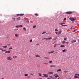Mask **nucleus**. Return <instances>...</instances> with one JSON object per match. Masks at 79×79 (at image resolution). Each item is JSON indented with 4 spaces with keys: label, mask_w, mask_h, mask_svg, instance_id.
<instances>
[{
    "label": "nucleus",
    "mask_w": 79,
    "mask_h": 79,
    "mask_svg": "<svg viewBox=\"0 0 79 79\" xmlns=\"http://www.w3.org/2000/svg\"><path fill=\"white\" fill-rule=\"evenodd\" d=\"M69 19L71 21H75L76 20V18H70Z\"/></svg>",
    "instance_id": "nucleus-1"
},
{
    "label": "nucleus",
    "mask_w": 79,
    "mask_h": 79,
    "mask_svg": "<svg viewBox=\"0 0 79 79\" xmlns=\"http://www.w3.org/2000/svg\"><path fill=\"white\" fill-rule=\"evenodd\" d=\"M7 60L10 61L11 60H12L13 58H11V56H9L7 57L6 58Z\"/></svg>",
    "instance_id": "nucleus-2"
},
{
    "label": "nucleus",
    "mask_w": 79,
    "mask_h": 79,
    "mask_svg": "<svg viewBox=\"0 0 79 79\" xmlns=\"http://www.w3.org/2000/svg\"><path fill=\"white\" fill-rule=\"evenodd\" d=\"M61 32H62V31L60 30L59 32H55V34H57V35H60L61 34Z\"/></svg>",
    "instance_id": "nucleus-3"
},
{
    "label": "nucleus",
    "mask_w": 79,
    "mask_h": 79,
    "mask_svg": "<svg viewBox=\"0 0 79 79\" xmlns=\"http://www.w3.org/2000/svg\"><path fill=\"white\" fill-rule=\"evenodd\" d=\"M65 13H66V14H68V15H69V14H72L73 13V12L71 11H68L66 12Z\"/></svg>",
    "instance_id": "nucleus-4"
},
{
    "label": "nucleus",
    "mask_w": 79,
    "mask_h": 79,
    "mask_svg": "<svg viewBox=\"0 0 79 79\" xmlns=\"http://www.w3.org/2000/svg\"><path fill=\"white\" fill-rule=\"evenodd\" d=\"M43 75H44L43 77H48V75L45 74H43Z\"/></svg>",
    "instance_id": "nucleus-5"
},
{
    "label": "nucleus",
    "mask_w": 79,
    "mask_h": 79,
    "mask_svg": "<svg viewBox=\"0 0 79 79\" xmlns=\"http://www.w3.org/2000/svg\"><path fill=\"white\" fill-rule=\"evenodd\" d=\"M10 52H11V51H6L5 52V53H10Z\"/></svg>",
    "instance_id": "nucleus-6"
},
{
    "label": "nucleus",
    "mask_w": 79,
    "mask_h": 79,
    "mask_svg": "<svg viewBox=\"0 0 79 79\" xmlns=\"http://www.w3.org/2000/svg\"><path fill=\"white\" fill-rule=\"evenodd\" d=\"M17 21H19V20H21V18L19 17L16 19Z\"/></svg>",
    "instance_id": "nucleus-7"
},
{
    "label": "nucleus",
    "mask_w": 79,
    "mask_h": 79,
    "mask_svg": "<svg viewBox=\"0 0 79 79\" xmlns=\"http://www.w3.org/2000/svg\"><path fill=\"white\" fill-rule=\"evenodd\" d=\"M76 42V40H72V41H71L72 43H75V42Z\"/></svg>",
    "instance_id": "nucleus-8"
},
{
    "label": "nucleus",
    "mask_w": 79,
    "mask_h": 79,
    "mask_svg": "<svg viewBox=\"0 0 79 79\" xmlns=\"http://www.w3.org/2000/svg\"><path fill=\"white\" fill-rule=\"evenodd\" d=\"M67 52V50L66 49L62 50V52H63V53H64V52Z\"/></svg>",
    "instance_id": "nucleus-9"
},
{
    "label": "nucleus",
    "mask_w": 79,
    "mask_h": 79,
    "mask_svg": "<svg viewBox=\"0 0 79 79\" xmlns=\"http://www.w3.org/2000/svg\"><path fill=\"white\" fill-rule=\"evenodd\" d=\"M48 74H53V72H50L48 73Z\"/></svg>",
    "instance_id": "nucleus-10"
},
{
    "label": "nucleus",
    "mask_w": 79,
    "mask_h": 79,
    "mask_svg": "<svg viewBox=\"0 0 79 79\" xmlns=\"http://www.w3.org/2000/svg\"><path fill=\"white\" fill-rule=\"evenodd\" d=\"M35 56L36 57H38V58H40V56L39 55H35Z\"/></svg>",
    "instance_id": "nucleus-11"
},
{
    "label": "nucleus",
    "mask_w": 79,
    "mask_h": 79,
    "mask_svg": "<svg viewBox=\"0 0 79 79\" xmlns=\"http://www.w3.org/2000/svg\"><path fill=\"white\" fill-rule=\"evenodd\" d=\"M15 36L16 37H18V36H19V35H18L17 34H16L15 35Z\"/></svg>",
    "instance_id": "nucleus-12"
},
{
    "label": "nucleus",
    "mask_w": 79,
    "mask_h": 79,
    "mask_svg": "<svg viewBox=\"0 0 79 79\" xmlns=\"http://www.w3.org/2000/svg\"><path fill=\"white\" fill-rule=\"evenodd\" d=\"M20 16H24V14H20Z\"/></svg>",
    "instance_id": "nucleus-13"
},
{
    "label": "nucleus",
    "mask_w": 79,
    "mask_h": 79,
    "mask_svg": "<svg viewBox=\"0 0 79 79\" xmlns=\"http://www.w3.org/2000/svg\"><path fill=\"white\" fill-rule=\"evenodd\" d=\"M13 58H18V57H17V56H13Z\"/></svg>",
    "instance_id": "nucleus-14"
},
{
    "label": "nucleus",
    "mask_w": 79,
    "mask_h": 79,
    "mask_svg": "<svg viewBox=\"0 0 79 79\" xmlns=\"http://www.w3.org/2000/svg\"><path fill=\"white\" fill-rule=\"evenodd\" d=\"M52 39V37H50V38H47V40H50V39Z\"/></svg>",
    "instance_id": "nucleus-15"
},
{
    "label": "nucleus",
    "mask_w": 79,
    "mask_h": 79,
    "mask_svg": "<svg viewBox=\"0 0 79 79\" xmlns=\"http://www.w3.org/2000/svg\"><path fill=\"white\" fill-rule=\"evenodd\" d=\"M19 27H23V26L22 25H19Z\"/></svg>",
    "instance_id": "nucleus-16"
},
{
    "label": "nucleus",
    "mask_w": 79,
    "mask_h": 79,
    "mask_svg": "<svg viewBox=\"0 0 79 79\" xmlns=\"http://www.w3.org/2000/svg\"><path fill=\"white\" fill-rule=\"evenodd\" d=\"M26 21L27 23H29V20L28 19H26Z\"/></svg>",
    "instance_id": "nucleus-17"
},
{
    "label": "nucleus",
    "mask_w": 79,
    "mask_h": 79,
    "mask_svg": "<svg viewBox=\"0 0 79 79\" xmlns=\"http://www.w3.org/2000/svg\"><path fill=\"white\" fill-rule=\"evenodd\" d=\"M59 77V75H56L54 77H56V78H57V77Z\"/></svg>",
    "instance_id": "nucleus-18"
},
{
    "label": "nucleus",
    "mask_w": 79,
    "mask_h": 79,
    "mask_svg": "<svg viewBox=\"0 0 79 79\" xmlns=\"http://www.w3.org/2000/svg\"><path fill=\"white\" fill-rule=\"evenodd\" d=\"M2 48H6L7 47V46H4L2 47Z\"/></svg>",
    "instance_id": "nucleus-19"
},
{
    "label": "nucleus",
    "mask_w": 79,
    "mask_h": 79,
    "mask_svg": "<svg viewBox=\"0 0 79 79\" xmlns=\"http://www.w3.org/2000/svg\"><path fill=\"white\" fill-rule=\"evenodd\" d=\"M58 45V44H55L54 45V48H55V47H56V45Z\"/></svg>",
    "instance_id": "nucleus-20"
},
{
    "label": "nucleus",
    "mask_w": 79,
    "mask_h": 79,
    "mask_svg": "<svg viewBox=\"0 0 79 79\" xmlns=\"http://www.w3.org/2000/svg\"><path fill=\"white\" fill-rule=\"evenodd\" d=\"M23 31H26V28H25V27L23 28Z\"/></svg>",
    "instance_id": "nucleus-21"
},
{
    "label": "nucleus",
    "mask_w": 79,
    "mask_h": 79,
    "mask_svg": "<svg viewBox=\"0 0 79 79\" xmlns=\"http://www.w3.org/2000/svg\"><path fill=\"white\" fill-rule=\"evenodd\" d=\"M64 47H65V46H64V45H62L60 46V47H61V48Z\"/></svg>",
    "instance_id": "nucleus-22"
},
{
    "label": "nucleus",
    "mask_w": 79,
    "mask_h": 79,
    "mask_svg": "<svg viewBox=\"0 0 79 79\" xmlns=\"http://www.w3.org/2000/svg\"><path fill=\"white\" fill-rule=\"evenodd\" d=\"M61 71V69H59L58 70H57V72H58L59 71Z\"/></svg>",
    "instance_id": "nucleus-23"
},
{
    "label": "nucleus",
    "mask_w": 79,
    "mask_h": 79,
    "mask_svg": "<svg viewBox=\"0 0 79 79\" xmlns=\"http://www.w3.org/2000/svg\"><path fill=\"white\" fill-rule=\"evenodd\" d=\"M65 24V23H60V25H63V24Z\"/></svg>",
    "instance_id": "nucleus-24"
},
{
    "label": "nucleus",
    "mask_w": 79,
    "mask_h": 79,
    "mask_svg": "<svg viewBox=\"0 0 79 79\" xmlns=\"http://www.w3.org/2000/svg\"><path fill=\"white\" fill-rule=\"evenodd\" d=\"M57 31H58V29L57 28H56L55 30V32H57Z\"/></svg>",
    "instance_id": "nucleus-25"
},
{
    "label": "nucleus",
    "mask_w": 79,
    "mask_h": 79,
    "mask_svg": "<svg viewBox=\"0 0 79 79\" xmlns=\"http://www.w3.org/2000/svg\"><path fill=\"white\" fill-rule=\"evenodd\" d=\"M15 27H17V28H18L19 27V25H17V26H15Z\"/></svg>",
    "instance_id": "nucleus-26"
},
{
    "label": "nucleus",
    "mask_w": 79,
    "mask_h": 79,
    "mask_svg": "<svg viewBox=\"0 0 79 79\" xmlns=\"http://www.w3.org/2000/svg\"><path fill=\"white\" fill-rule=\"evenodd\" d=\"M13 19L14 21H16V20H15V18H12Z\"/></svg>",
    "instance_id": "nucleus-27"
},
{
    "label": "nucleus",
    "mask_w": 79,
    "mask_h": 79,
    "mask_svg": "<svg viewBox=\"0 0 79 79\" xmlns=\"http://www.w3.org/2000/svg\"><path fill=\"white\" fill-rule=\"evenodd\" d=\"M77 31V29H75L74 31H73V32H76Z\"/></svg>",
    "instance_id": "nucleus-28"
},
{
    "label": "nucleus",
    "mask_w": 79,
    "mask_h": 79,
    "mask_svg": "<svg viewBox=\"0 0 79 79\" xmlns=\"http://www.w3.org/2000/svg\"><path fill=\"white\" fill-rule=\"evenodd\" d=\"M6 49H4L3 50H2V52H6Z\"/></svg>",
    "instance_id": "nucleus-29"
},
{
    "label": "nucleus",
    "mask_w": 79,
    "mask_h": 79,
    "mask_svg": "<svg viewBox=\"0 0 79 79\" xmlns=\"http://www.w3.org/2000/svg\"><path fill=\"white\" fill-rule=\"evenodd\" d=\"M37 27V26H36V25H35L34 26H33V28H35V27Z\"/></svg>",
    "instance_id": "nucleus-30"
},
{
    "label": "nucleus",
    "mask_w": 79,
    "mask_h": 79,
    "mask_svg": "<svg viewBox=\"0 0 79 79\" xmlns=\"http://www.w3.org/2000/svg\"><path fill=\"white\" fill-rule=\"evenodd\" d=\"M44 58H45V59H49V58L47 57H44Z\"/></svg>",
    "instance_id": "nucleus-31"
},
{
    "label": "nucleus",
    "mask_w": 79,
    "mask_h": 79,
    "mask_svg": "<svg viewBox=\"0 0 79 79\" xmlns=\"http://www.w3.org/2000/svg\"><path fill=\"white\" fill-rule=\"evenodd\" d=\"M24 75L25 76H28V74H25Z\"/></svg>",
    "instance_id": "nucleus-32"
},
{
    "label": "nucleus",
    "mask_w": 79,
    "mask_h": 79,
    "mask_svg": "<svg viewBox=\"0 0 79 79\" xmlns=\"http://www.w3.org/2000/svg\"><path fill=\"white\" fill-rule=\"evenodd\" d=\"M47 38H44V39H42V40H44V39H46V40H48Z\"/></svg>",
    "instance_id": "nucleus-33"
},
{
    "label": "nucleus",
    "mask_w": 79,
    "mask_h": 79,
    "mask_svg": "<svg viewBox=\"0 0 79 79\" xmlns=\"http://www.w3.org/2000/svg\"><path fill=\"white\" fill-rule=\"evenodd\" d=\"M64 73H68V71H64Z\"/></svg>",
    "instance_id": "nucleus-34"
},
{
    "label": "nucleus",
    "mask_w": 79,
    "mask_h": 79,
    "mask_svg": "<svg viewBox=\"0 0 79 79\" xmlns=\"http://www.w3.org/2000/svg\"><path fill=\"white\" fill-rule=\"evenodd\" d=\"M29 42H32V40H30L29 41Z\"/></svg>",
    "instance_id": "nucleus-35"
},
{
    "label": "nucleus",
    "mask_w": 79,
    "mask_h": 79,
    "mask_svg": "<svg viewBox=\"0 0 79 79\" xmlns=\"http://www.w3.org/2000/svg\"><path fill=\"white\" fill-rule=\"evenodd\" d=\"M46 33V31H44L42 33V34H45Z\"/></svg>",
    "instance_id": "nucleus-36"
},
{
    "label": "nucleus",
    "mask_w": 79,
    "mask_h": 79,
    "mask_svg": "<svg viewBox=\"0 0 79 79\" xmlns=\"http://www.w3.org/2000/svg\"><path fill=\"white\" fill-rule=\"evenodd\" d=\"M62 43L63 44H66V42L64 41H63L62 42Z\"/></svg>",
    "instance_id": "nucleus-37"
},
{
    "label": "nucleus",
    "mask_w": 79,
    "mask_h": 79,
    "mask_svg": "<svg viewBox=\"0 0 79 79\" xmlns=\"http://www.w3.org/2000/svg\"><path fill=\"white\" fill-rule=\"evenodd\" d=\"M62 26H67V25H62Z\"/></svg>",
    "instance_id": "nucleus-38"
},
{
    "label": "nucleus",
    "mask_w": 79,
    "mask_h": 79,
    "mask_svg": "<svg viewBox=\"0 0 79 79\" xmlns=\"http://www.w3.org/2000/svg\"><path fill=\"white\" fill-rule=\"evenodd\" d=\"M74 78H77V76H75L74 77Z\"/></svg>",
    "instance_id": "nucleus-39"
},
{
    "label": "nucleus",
    "mask_w": 79,
    "mask_h": 79,
    "mask_svg": "<svg viewBox=\"0 0 79 79\" xmlns=\"http://www.w3.org/2000/svg\"><path fill=\"white\" fill-rule=\"evenodd\" d=\"M0 50H3V48H0Z\"/></svg>",
    "instance_id": "nucleus-40"
},
{
    "label": "nucleus",
    "mask_w": 79,
    "mask_h": 79,
    "mask_svg": "<svg viewBox=\"0 0 79 79\" xmlns=\"http://www.w3.org/2000/svg\"><path fill=\"white\" fill-rule=\"evenodd\" d=\"M39 75L40 76H41L42 74L41 73H39Z\"/></svg>",
    "instance_id": "nucleus-41"
},
{
    "label": "nucleus",
    "mask_w": 79,
    "mask_h": 79,
    "mask_svg": "<svg viewBox=\"0 0 79 79\" xmlns=\"http://www.w3.org/2000/svg\"><path fill=\"white\" fill-rule=\"evenodd\" d=\"M75 75L76 76H79V74H75Z\"/></svg>",
    "instance_id": "nucleus-42"
},
{
    "label": "nucleus",
    "mask_w": 79,
    "mask_h": 79,
    "mask_svg": "<svg viewBox=\"0 0 79 79\" xmlns=\"http://www.w3.org/2000/svg\"><path fill=\"white\" fill-rule=\"evenodd\" d=\"M49 66H50V67H53V65H50Z\"/></svg>",
    "instance_id": "nucleus-43"
},
{
    "label": "nucleus",
    "mask_w": 79,
    "mask_h": 79,
    "mask_svg": "<svg viewBox=\"0 0 79 79\" xmlns=\"http://www.w3.org/2000/svg\"><path fill=\"white\" fill-rule=\"evenodd\" d=\"M54 52V51H51V53H53Z\"/></svg>",
    "instance_id": "nucleus-44"
},
{
    "label": "nucleus",
    "mask_w": 79,
    "mask_h": 79,
    "mask_svg": "<svg viewBox=\"0 0 79 79\" xmlns=\"http://www.w3.org/2000/svg\"><path fill=\"white\" fill-rule=\"evenodd\" d=\"M53 67H56V66L55 65H53Z\"/></svg>",
    "instance_id": "nucleus-45"
},
{
    "label": "nucleus",
    "mask_w": 79,
    "mask_h": 79,
    "mask_svg": "<svg viewBox=\"0 0 79 79\" xmlns=\"http://www.w3.org/2000/svg\"><path fill=\"white\" fill-rule=\"evenodd\" d=\"M9 49H13V48H9Z\"/></svg>",
    "instance_id": "nucleus-46"
},
{
    "label": "nucleus",
    "mask_w": 79,
    "mask_h": 79,
    "mask_svg": "<svg viewBox=\"0 0 79 79\" xmlns=\"http://www.w3.org/2000/svg\"><path fill=\"white\" fill-rule=\"evenodd\" d=\"M65 44H69V42H65Z\"/></svg>",
    "instance_id": "nucleus-47"
},
{
    "label": "nucleus",
    "mask_w": 79,
    "mask_h": 79,
    "mask_svg": "<svg viewBox=\"0 0 79 79\" xmlns=\"http://www.w3.org/2000/svg\"><path fill=\"white\" fill-rule=\"evenodd\" d=\"M16 16H20V14H17Z\"/></svg>",
    "instance_id": "nucleus-48"
},
{
    "label": "nucleus",
    "mask_w": 79,
    "mask_h": 79,
    "mask_svg": "<svg viewBox=\"0 0 79 79\" xmlns=\"http://www.w3.org/2000/svg\"><path fill=\"white\" fill-rule=\"evenodd\" d=\"M48 53L49 54H50V53H51V52H48Z\"/></svg>",
    "instance_id": "nucleus-49"
},
{
    "label": "nucleus",
    "mask_w": 79,
    "mask_h": 79,
    "mask_svg": "<svg viewBox=\"0 0 79 79\" xmlns=\"http://www.w3.org/2000/svg\"><path fill=\"white\" fill-rule=\"evenodd\" d=\"M64 21H66V18H64Z\"/></svg>",
    "instance_id": "nucleus-50"
},
{
    "label": "nucleus",
    "mask_w": 79,
    "mask_h": 79,
    "mask_svg": "<svg viewBox=\"0 0 79 79\" xmlns=\"http://www.w3.org/2000/svg\"><path fill=\"white\" fill-rule=\"evenodd\" d=\"M49 63H52V61H49Z\"/></svg>",
    "instance_id": "nucleus-51"
},
{
    "label": "nucleus",
    "mask_w": 79,
    "mask_h": 79,
    "mask_svg": "<svg viewBox=\"0 0 79 79\" xmlns=\"http://www.w3.org/2000/svg\"><path fill=\"white\" fill-rule=\"evenodd\" d=\"M44 64H48V63H44Z\"/></svg>",
    "instance_id": "nucleus-52"
},
{
    "label": "nucleus",
    "mask_w": 79,
    "mask_h": 79,
    "mask_svg": "<svg viewBox=\"0 0 79 79\" xmlns=\"http://www.w3.org/2000/svg\"><path fill=\"white\" fill-rule=\"evenodd\" d=\"M35 16H38V15H37V14H35Z\"/></svg>",
    "instance_id": "nucleus-53"
},
{
    "label": "nucleus",
    "mask_w": 79,
    "mask_h": 79,
    "mask_svg": "<svg viewBox=\"0 0 79 79\" xmlns=\"http://www.w3.org/2000/svg\"><path fill=\"white\" fill-rule=\"evenodd\" d=\"M66 38H64V40H66Z\"/></svg>",
    "instance_id": "nucleus-54"
},
{
    "label": "nucleus",
    "mask_w": 79,
    "mask_h": 79,
    "mask_svg": "<svg viewBox=\"0 0 79 79\" xmlns=\"http://www.w3.org/2000/svg\"><path fill=\"white\" fill-rule=\"evenodd\" d=\"M9 45V46H10V44H7V45Z\"/></svg>",
    "instance_id": "nucleus-55"
},
{
    "label": "nucleus",
    "mask_w": 79,
    "mask_h": 79,
    "mask_svg": "<svg viewBox=\"0 0 79 79\" xmlns=\"http://www.w3.org/2000/svg\"><path fill=\"white\" fill-rule=\"evenodd\" d=\"M70 29H71V30L73 29V27H71Z\"/></svg>",
    "instance_id": "nucleus-56"
},
{
    "label": "nucleus",
    "mask_w": 79,
    "mask_h": 79,
    "mask_svg": "<svg viewBox=\"0 0 79 79\" xmlns=\"http://www.w3.org/2000/svg\"><path fill=\"white\" fill-rule=\"evenodd\" d=\"M36 45H39V44H36Z\"/></svg>",
    "instance_id": "nucleus-57"
},
{
    "label": "nucleus",
    "mask_w": 79,
    "mask_h": 79,
    "mask_svg": "<svg viewBox=\"0 0 79 79\" xmlns=\"http://www.w3.org/2000/svg\"><path fill=\"white\" fill-rule=\"evenodd\" d=\"M50 77H51V78H52V76H50Z\"/></svg>",
    "instance_id": "nucleus-58"
},
{
    "label": "nucleus",
    "mask_w": 79,
    "mask_h": 79,
    "mask_svg": "<svg viewBox=\"0 0 79 79\" xmlns=\"http://www.w3.org/2000/svg\"><path fill=\"white\" fill-rule=\"evenodd\" d=\"M55 75H56V74H55L54 75V76H55Z\"/></svg>",
    "instance_id": "nucleus-59"
},
{
    "label": "nucleus",
    "mask_w": 79,
    "mask_h": 79,
    "mask_svg": "<svg viewBox=\"0 0 79 79\" xmlns=\"http://www.w3.org/2000/svg\"><path fill=\"white\" fill-rule=\"evenodd\" d=\"M47 79H50V78H48Z\"/></svg>",
    "instance_id": "nucleus-60"
},
{
    "label": "nucleus",
    "mask_w": 79,
    "mask_h": 79,
    "mask_svg": "<svg viewBox=\"0 0 79 79\" xmlns=\"http://www.w3.org/2000/svg\"><path fill=\"white\" fill-rule=\"evenodd\" d=\"M78 42H79V39H78Z\"/></svg>",
    "instance_id": "nucleus-61"
},
{
    "label": "nucleus",
    "mask_w": 79,
    "mask_h": 79,
    "mask_svg": "<svg viewBox=\"0 0 79 79\" xmlns=\"http://www.w3.org/2000/svg\"><path fill=\"white\" fill-rule=\"evenodd\" d=\"M77 78H79V77H77Z\"/></svg>",
    "instance_id": "nucleus-62"
},
{
    "label": "nucleus",
    "mask_w": 79,
    "mask_h": 79,
    "mask_svg": "<svg viewBox=\"0 0 79 79\" xmlns=\"http://www.w3.org/2000/svg\"><path fill=\"white\" fill-rule=\"evenodd\" d=\"M52 79H53V78H54L53 77H52Z\"/></svg>",
    "instance_id": "nucleus-63"
},
{
    "label": "nucleus",
    "mask_w": 79,
    "mask_h": 79,
    "mask_svg": "<svg viewBox=\"0 0 79 79\" xmlns=\"http://www.w3.org/2000/svg\"><path fill=\"white\" fill-rule=\"evenodd\" d=\"M1 79H4L3 78H2Z\"/></svg>",
    "instance_id": "nucleus-64"
}]
</instances>
